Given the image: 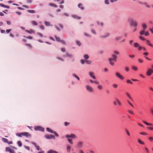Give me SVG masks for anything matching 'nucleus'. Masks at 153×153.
<instances>
[{"mask_svg": "<svg viewBox=\"0 0 153 153\" xmlns=\"http://www.w3.org/2000/svg\"><path fill=\"white\" fill-rule=\"evenodd\" d=\"M147 44L149 46L152 48L153 47V45L151 43L150 41L148 40H146Z\"/></svg>", "mask_w": 153, "mask_h": 153, "instance_id": "obj_14", "label": "nucleus"}, {"mask_svg": "<svg viewBox=\"0 0 153 153\" xmlns=\"http://www.w3.org/2000/svg\"><path fill=\"white\" fill-rule=\"evenodd\" d=\"M47 131L49 132H50L51 133H53L55 134V135L57 137L59 136L58 134L56 133V132L55 131H54L53 130H51V129L49 128H47L46 129Z\"/></svg>", "mask_w": 153, "mask_h": 153, "instance_id": "obj_2", "label": "nucleus"}, {"mask_svg": "<svg viewBox=\"0 0 153 153\" xmlns=\"http://www.w3.org/2000/svg\"><path fill=\"white\" fill-rule=\"evenodd\" d=\"M25 45L29 47H30V48H32V46L30 44H27V43H26L25 44Z\"/></svg>", "mask_w": 153, "mask_h": 153, "instance_id": "obj_55", "label": "nucleus"}, {"mask_svg": "<svg viewBox=\"0 0 153 153\" xmlns=\"http://www.w3.org/2000/svg\"><path fill=\"white\" fill-rule=\"evenodd\" d=\"M143 122L146 125H147V126H153V124H152V123H147L146 122V121H143Z\"/></svg>", "mask_w": 153, "mask_h": 153, "instance_id": "obj_17", "label": "nucleus"}, {"mask_svg": "<svg viewBox=\"0 0 153 153\" xmlns=\"http://www.w3.org/2000/svg\"><path fill=\"white\" fill-rule=\"evenodd\" d=\"M61 51L62 52H65V49L64 48H62L61 49Z\"/></svg>", "mask_w": 153, "mask_h": 153, "instance_id": "obj_64", "label": "nucleus"}, {"mask_svg": "<svg viewBox=\"0 0 153 153\" xmlns=\"http://www.w3.org/2000/svg\"><path fill=\"white\" fill-rule=\"evenodd\" d=\"M23 36L25 38H27L30 39H33V37L31 36H28L26 37L25 36Z\"/></svg>", "mask_w": 153, "mask_h": 153, "instance_id": "obj_44", "label": "nucleus"}, {"mask_svg": "<svg viewBox=\"0 0 153 153\" xmlns=\"http://www.w3.org/2000/svg\"><path fill=\"white\" fill-rule=\"evenodd\" d=\"M87 90L90 92H92L93 91L92 88L89 85H87L86 87Z\"/></svg>", "mask_w": 153, "mask_h": 153, "instance_id": "obj_12", "label": "nucleus"}, {"mask_svg": "<svg viewBox=\"0 0 153 153\" xmlns=\"http://www.w3.org/2000/svg\"><path fill=\"white\" fill-rule=\"evenodd\" d=\"M23 136H26L27 137H31V135L27 132H23Z\"/></svg>", "mask_w": 153, "mask_h": 153, "instance_id": "obj_11", "label": "nucleus"}, {"mask_svg": "<svg viewBox=\"0 0 153 153\" xmlns=\"http://www.w3.org/2000/svg\"><path fill=\"white\" fill-rule=\"evenodd\" d=\"M33 24L35 25H37L38 24L35 21H33L32 22Z\"/></svg>", "mask_w": 153, "mask_h": 153, "instance_id": "obj_46", "label": "nucleus"}, {"mask_svg": "<svg viewBox=\"0 0 153 153\" xmlns=\"http://www.w3.org/2000/svg\"><path fill=\"white\" fill-rule=\"evenodd\" d=\"M26 31L30 34L32 33H35V31L32 30H26Z\"/></svg>", "mask_w": 153, "mask_h": 153, "instance_id": "obj_21", "label": "nucleus"}, {"mask_svg": "<svg viewBox=\"0 0 153 153\" xmlns=\"http://www.w3.org/2000/svg\"><path fill=\"white\" fill-rule=\"evenodd\" d=\"M147 129L151 130H153V127H147Z\"/></svg>", "mask_w": 153, "mask_h": 153, "instance_id": "obj_48", "label": "nucleus"}, {"mask_svg": "<svg viewBox=\"0 0 153 153\" xmlns=\"http://www.w3.org/2000/svg\"><path fill=\"white\" fill-rule=\"evenodd\" d=\"M83 143L82 142H78L77 144V147L79 148H81L83 146Z\"/></svg>", "mask_w": 153, "mask_h": 153, "instance_id": "obj_8", "label": "nucleus"}, {"mask_svg": "<svg viewBox=\"0 0 153 153\" xmlns=\"http://www.w3.org/2000/svg\"><path fill=\"white\" fill-rule=\"evenodd\" d=\"M17 144H18V146L19 147H21L22 146V143L20 141H18L17 142Z\"/></svg>", "mask_w": 153, "mask_h": 153, "instance_id": "obj_36", "label": "nucleus"}, {"mask_svg": "<svg viewBox=\"0 0 153 153\" xmlns=\"http://www.w3.org/2000/svg\"><path fill=\"white\" fill-rule=\"evenodd\" d=\"M130 23L131 25H132L135 27H136L137 26V22H135L133 21L132 20H131L130 21Z\"/></svg>", "mask_w": 153, "mask_h": 153, "instance_id": "obj_13", "label": "nucleus"}, {"mask_svg": "<svg viewBox=\"0 0 153 153\" xmlns=\"http://www.w3.org/2000/svg\"><path fill=\"white\" fill-rule=\"evenodd\" d=\"M37 35L41 37H43V35L42 34L40 33H37Z\"/></svg>", "mask_w": 153, "mask_h": 153, "instance_id": "obj_61", "label": "nucleus"}, {"mask_svg": "<svg viewBox=\"0 0 153 153\" xmlns=\"http://www.w3.org/2000/svg\"><path fill=\"white\" fill-rule=\"evenodd\" d=\"M143 47H141V46H139V48H138V50H139V51H141V50L142 49H143Z\"/></svg>", "mask_w": 153, "mask_h": 153, "instance_id": "obj_62", "label": "nucleus"}, {"mask_svg": "<svg viewBox=\"0 0 153 153\" xmlns=\"http://www.w3.org/2000/svg\"><path fill=\"white\" fill-rule=\"evenodd\" d=\"M138 142L139 143L142 145H144L145 144L144 142L143 141H142L140 139H138Z\"/></svg>", "mask_w": 153, "mask_h": 153, "instance_id": "obj_24", "label": "nucleus"}, {"mask_svg": "<svg viewBox=\"0 0 153 153\" xmlns=\"http://www.w3.org/2000/svg\"><path fill=\"white\" fill-rule=\"evenodd\" d=\"M125 131L127 135L128 136H130V133L128 130L127 129H126Z\"/></svg>", "mask_w": 153, "mask_h": 153, "instance_id": "obj_26", "label": "nucleus"}, {"mask_svg": "<svg viewBox=\"0 0 153 153\" xmlns=\"http://www.w3.org/2000/svg\"><path fill=\"white\" fill-rule=\"evenodd\" d=\"M138 61L140 63H142L143 62V60L141 59H139Z\"/></svg>", "mask_w": 153, "mask_h": 153, "instance_id": "obj_52", "label": "nucleus"}, {"mask_svg": "<svg viewBox=\"0 0 153 153\" xmlns=\"http://www.w3.org/2000/svg\"><path fill=\"white\" fill-rule=\"evenodd\" d=\"M45 24L47 26H49L50 25V23L48 22H45Z\"/></svg>", "mask_w": 153, "mask_h": 153, "instance_id": "obj_43", "label": "nucleus"}, {"mask_svg": "<svg viewBox=\"0 0 153 153\" xmlns=\"http://www.w3.org/2000/svg\"><path fill=\"white\" fill-rule=\"evenodd\" d=\"M48 153H58L55 151L50 150H49V151H48Z\"/></svg>", "mask_w": 153, "mask_h": 153, "instance_id": "obj_22", "label": "nucleus"}, {"mask_svg": "<svg viewBox=\"0 0 153 153\" xmlns=\"http://www.w3.org/2000/svg\"><path fill=\"white\" fill-rule=\"evenodd\" d=\"M114 105H116L117 104L119 106H121V103L120 100L117 99H116L113 102Z\"/></svg>", "mask_w": 153, "mask_h": 153, "instance_id": "obj_4", "label": "nucleus"}, {"mask_svg": "<svg viewBox=\"0 0 153 153\" xmlns=\"http://www.w3.org/2000/svg\"><path fill=\"white\" fill-rule=\"evenodd\" d=\"M127 112L128 113L131 114L132 115H134V113L133 111L132 110H129L127 111Z\"/></svg>", "mask_w": 153, "mask_h": 153, "instance_id": "obj_23", "label": "nucleus"}, {"mask_svg": "<svg viewBox=\"0 0 153 153\" xmlns=\"http://www.w3.org/2000/svg\"><path fill=\"white\" fill-rule=\"evenodd\" d=\"M78 7L80 8L82 10H84V7L82 6V4L81 3H80L78 4Z\"/></svg>", "mask_w": 153, "mask_h": 153, "instance_id": "obj_16", "label": "nucleus"}, {"mask_svg": "<svg viewBox=\"0 0 153 153\" xmlns=\"http://www.w3.org/2000/svg\"><path fill=\"white\" fill-rule=\"evenodd\" d=\"M6 151L9 152L10 153H15V152L13 150L11 149L9 147H7L6 149Z\"/></svg>", "mask_w": 153, "mask_h": 153, "instance_id": "obj_7", "label": "nucleus"}, {"mask_svg": "<svg viewBox=\"0 0 153 153\" xmlns=\"http://www.w3.org/2000/svg\"><path fill=\"white\" fill-rule=\"evenodd\" d=\"M68 141L71 144H73V140L71 139H70V138H68Z\"/></svg>", "mask_w": 153, "mask_h": 153, "instance_id": "obj_29", "label": "nucleus"}, {"mask_svg": "<svg viewBox=\"0 0 153 153\" xmlns=\"http://www.w3.org/2000/svg\"><path fill=\"white\" fill-rule=\"evenodd\" d=\"M0 6L2 7H5V8H10V7L9 6L5 5L4 4H0Z\"/></svg>", "mask_w": 153, "mask_h": 153, "instance_id": "obj_20", "label": "nucleus"}, {"mask_svg": "<svg viewBox=\"0 0 153 153\" xmlns=\"http://www.w3.org/2000/svg\"><path fill=\"white\" fill-rule=\"evenodd\" d=\"M85 62V60H83L82 59L81 60V62L82 64H83L84 63V62Z\"/></svg>", "mask_w": 153, "mask_h": 153, "instance_id": "obj_58", "label": "nucleus"}, {"mask_svg": "<svg viewBox=\"0 0 153 153\" xmlns=\"http://www.w3.org/2000/svg\"><path fill=\"white\" fill-rule=\"evenodd\" d=\"M2 141L4 143H7L8 142V140L5 138H2Z\"/></svg>", "mask_w": 153, "mask_h": 153, "instance_id": "obj_33", "label": "nucleus"}, {"mask_svg": "<svg viewBox=\"0 0 153 153\" xmlns=\"http://www.w3.org/2000/svg\"><path fill=\"white\" fill-rule=\"evenodd\" d=\"M117 58V56L115 55H113L112 56V58L109 59L108 61L111 65H114V62L116 61Z\"/></svg>", "mask_w": 153, "mask_h": 153, "instance_id": "obj_1", "label": "nucleus"}, {"mask_svg": "<svg viewBox=\"0 0 153 153\" xmlns=\"http://www.w3.org/2000/svg\"><path fill=\"white\" fill-rule=\"evenodd\" d=\"M125 94H126V96L128 97V98L130 100H132V97H131L130 95L127 92H126L125 93Z\"/></svg>", "mask_w": 153, "mask_h": 153, "instance_id": "obj_19", "label": "nucleus"}, {"mask_svg": "<svg viewBox=\"0 0 153 153\" xmlns=\"http://www.w3.org/2000/svg\"><path fill=\"white\" fill-rule=\"evenodd\" d=\"M153 73V70L151 69H148L146 72V75L148 76H150Z\"/></svg>", "mask_w": 153, "mask_h": 153, "instance_id": "obj_3", "label": "nucleus"}, {"mask_svg": "<svg viewBox=\"0 0 153 153\" xmlns=\"http://www.w3.org/2000/svg\"><path fill=\"white\" fill-rule=\"evenodd\" d=\"M149 139L151 141H153V137H149Z\"/></svg>", "mask_w": 153, "mask_h": 153, "instance_id": "obj_54", "label": "nucleus"}, {"mask_svg": "<svg viewBox=\"0 0 153 153\" xmlns=\"http://www.w3.org/2000/svg\"><path fill=\"white\" fill-rule=\"evenodd\" d=\"M27 12L28 13H34L35 12V11L34 10H28Z\"/></svg>", "mask_w": 153, "mask_h": 153, "instance_id": "obj_31", "label": "nucleus"}, {"mask_svg": "<svg viewBox=\"0 0 153 153\" xmlns=\"http://www.w3.org/2000/svg\"><path fill=\"white\" fill-rule=\"evenodd\" d=\"M16 135L17 136L20 137H22V136H23V132L21 133H16Z\"/></svg>", "mask_w": 153, "mask_h": 153, "instance_id": "obj_18", "label": "nucleus"}, {"mask_svg": "<svg viewBox=\"0 0 153 153\" xmlns=\"http://www.w3.org/2000/svg\"><path fill=\"white\" fill-rule=\"evenodd\" d=\"M45 137L47 139L53 138L55 139V137L53 135H45Z\"/></svg>", "mask_w": 153, "mask_h": 153, "instance_id": "obj_6", "label": "nucleus"}, {"mask_svg": "<svg viewBox=\"0 0 153 153\" xmlns=\"http://www.w3.org/2000/svg\"><path fill=\"white\" fill-rule=\"evenodd\" d=\"M125 70L126 71H128L129 70V68L128 67H126L125 68Z\"/></svg>", "mask_w": 153, "mask_h": 153, "instance_id": "obj_53", "label": "nucleus"}, {"mask_svg": "<svg viewBox=\"0 0 153 153\" xmlns=\"http://www.w3.org/2000/svg\"><path fill=\"white\" fill-rule=\"evenodd\" d=\"M84 57L86 59H88L89 57L88 55L87 54H85L84 56Z\"/></svg>", "mask_w": 153, "mask_h": 153, "instance_id": "obj_41", "label": "nucleus"}, {"mask_svg": "<svg viewBox=\"0 0 153 153\" xmlns=\"http://www.w3.org/2000/svg\"><path fill=\"white\" fill-rule=\"evenodd\" d=\"M62 16H69L68 14L67 13H65L64 14H62Z\"/></svg>", "mask_w": 153, "mask_h": 153, "instance_id": "obj_59", "label": "nucleus"}, {"mask_svg": "<svg viewBox=\"0 0 153 153\" xmlns=\"http://www.w3.org/2000/svg\"><path fill=\"white\" fill-rule=\"evenodd\" d=\"M128 104L131 105L132 107L133 108L134 107L133 105V104L131 103L130 102H129V101H128Z\"/></svg>", "mask_w": 153, "mask_h": 153, "instance_id": "obj_49", "label": "nucleus"}, {"mask_svg": "<svg viewBox=\"0 0 153 153\" xmlns=\"http://www.w3.org/2000/svg\"><path fill=\"white\" fill-rule=\"evenodd\" d=\"M57 59L59 60H61L62 61H64V60L63 59L60 57H57Z\"/></svg>", "mask_w": 153, "mask_h": 153, "instance_id": "obj_51", "label": "nucleus"}, {"mask_svg": "<svg viewBox=\"0 0 153 153\" xmlns=\"http://www.w3.org/2000/svg\"><path fill=\"white\" fill-rule=\"evenodd\" d=\"M116 76L122 80H123L124 77L119 73H117L116 74Z\"/></svg>", "mask_w": 153, "mask_h": 153, "instance_id": "obj_9", "label": "nucleus"}, {"mask_svg": "<svg viewBox=\"0 0 153 153\" xmlns=\"http://www.w3.org/2000/svg\"><path fill=\"white\" fill-rule=\"evenodd\" d=\"M137 124L140 127H143V126L140 123H137Z\"/></svg>", "mask_w": 153, "mask_h": 153, "instance_id": "obj_63", "label": "nucleus"}, {"mask_svg": "<svg viewBox=\"0 0 153 153\" xmlns=\"http://www.w3.org/2000/svg\"><path fill=\"white\" fill-rule=\"evenodd\" d=\"M134 46L136 48H139V45L138 43H135L134 44Z\"/></svg>", "mask_w": 153, "mask_h": 153, "instance_id": "obj_34", "label": "nucleus"}, {"mask_svg": "<svg viewBox=\"0 0 153 153\" xmlns=\"http://www.w3.org/2000/svg\"><path fill=\"white\" fill-rule=\"evenodd\" d=\"M132 69L135 71H137L138 70V68L135 66H133L132 67Z\"/></svg>", "mask_w": 153, "mask_h": 153, "instance_id": "obj_37", "label": "nucleus"}, {"mask_svg": "<svg viewBox=\"0 0 153 153\" xmlns=\"http://www.w3.org/2000/svg\"><path fill=\"white\" fill-rule=\"evenodd\" d=\"M66 56H67L69 57L70 58H71L72 57V55L68 53H67L66 54Z\"/></svg>", "mask_w": 153, "mask_h": 153, "instance_id": "obj_30", "label": "nucleus"}, {"mask_svg": "<svg viewBox=\"0 0 153 153\" xmlns=\"http://www.w3.org/2000/svg\"><path fill=\"white\" fill-rule=\"evenodd\" d=\"M71 148V146L69 145H67V150L68 152H70Z\"/></svg>", "mask_w": 153, "mask_h": 153, "instance_id": "obj_15", "label": "nucleus"}, {"mask_svg": "<svg viewBox=\"0 0 153 153\" xmlns=\"http://www.w3.org/2000/svg\"><path fill=\"white\" fill-rule=\"evenodd\" d=\"M35 129L36 131H43L44 130L43 128L40 126H37L35 127Z\"/></svg>", "mask_w": 153, "mask_h": 153, "instance_id": "obj_10", "label": "nucleus"}, {"mask_svg": "<svg viewBox=\"0 0 153 153\" xmlns=\"http://www.w3.org/2000/svg\"><path fill=\"white\" fill-rule=\"evenodd\" d=\"M89 74L90 76L93 78V79H95V77L93 75V73L92 72H90L89 73Z\"/></svg>", "mask_w": 153, "mask_h": 153, "instance_id": "obj_32", "label": "nucleus"}, {"mask_svg": "<svg viewBox=\"0 0 153 153\" xmlns=\"http://www.w3.org/2000/svg\"><path fill=\"white\" fill-rule=\"evenodd\" d=\"M112 86L114 88H117L118 87V85L117 84H114L112 85Z\"/></svg>", "mask_w": 153, "mask_h": 153, "instance_id": "obj_35", "label": "nucleus"}, {"mask_svg": "<svg viewBox=\"0 0 153 153\" xmlns=\"http://www.w3.org/2000/svg\"><path fill=\"white\" fill-rule=\"evenodd\" d=\"M65 137L67 138H72L74 139H76V137L75 135L74 134H71L70 135H67Z\"/></svg>", "mask_w": 153, "mask_h": 153, "instance_id": "obj_5", "label": "nucleus"}, {"mask_svg": "<svg viewBox=\"0 0 153 153\" xmlns=\"http://www.w3.org/2000/svg\"><path fill=\"white\" fill-rule=\"evenodd\" d=\"M55 37L57 42H60V41L61 40L60 39L59 37H57L56 36H55Z\"/></svg>", "mask_w": 153, "mask_h": 153, "instance_id": "obj_39", "label": "nucleus"}, {"mask_svg": "<svg viewBox=\"0 0 153 153\" xmlns=\"http://www.w3.org/2000/svg\"><path fill=\"white\" fill-rule=\"evenodd\" d=\"M85 62H86V63L87 64H90L91 63V62L90 61L87 60L86 59L85 60Z\"/></svg>", "mask_w": 153, "mask_h": 153, "instance_id": "obj_42", "label": "nucleus"}, {"mask_svg": "<svg viewBox=\"0 0 153 153\" xmlns=\"http://www.w3.org/2000/svg\"><path fill=\"white\" fill-rule=\"evenodd\" d=\"M49 5L53 7H57V6L56 4L52 3H50Z\"/></svg>", "mask_w": 153, "mask_h": 153, "instance_id": "obj_27", "label": "nucleus"}, {"mask_svg": "<svg viewBox=\"0 0 153 153\" xmlns=\"http://www.w3.org/2000/svg\"><path fill=\"white\" fill-rule=\"evenodd\" d=\"M140 39L144 41L145 40V39L141 36L140 37Z\"/></svg>", "mask_w": 153, "mask_h": 153, "instance_id": "obj_60", "label": "nucleus"}, {"mask_svg": "<svg viewBox=\"0 0 153 153\" xmlns=\"http://www.w3.org/2000/svg\"><path fill=\"white\" fill-rule=\"evenodd\" d=\"M140 134L143 135H148V134L146 132H142L140 133Z\"/></svg>", "mask_w": 153, "mask_h": 153, "instance_id": "obj_25", "label": "nucleus"}, {"mask_svg": "<svg viewBox=\"0 0 153 153\" xmlns=\"http://www.w3.org/2000/svg\"><path fill=\"white\" fill-rule=\"evenodd\" d=\"M145 30L143 29V30L142 31H141L140 32V34L141 35H143L144 34H145Z\"/></svg>", "mask_w": 153, "mask_h": 153, "instance_id": "obj_40", "label": "nucleus"}, {"mask_svg": "<svg viewBox=\"0 0 153 153\" xmlns=\"http://www.w3.org/2000/svg\"><path fill=\"white\" fill-rule=\"evenodd\" d=\"M76 43L79 46H80L81 45V43L79 41H77Z\"/></svg>", "mask_w": 153, "mask_h": 153, "instance_id": "obj_57", "label": "nucleus"}, {"mask_svg": "<svg viewBox=\"0 0 153 153\" xmlns=\"http://www.w3.org/2000/svg\"><path fill=\"white\" fill-rule=\"evenodd\" d=\"M145 149L147 153H149V149L147 148L146 147L145 148Z\"/></svg>", "mask_w": 153, "mask_h": 153, "instance_id": "obj_56", "label": "nucleus"}, {"mask_svg": "<svg viewBox=\"0 0 153 153\" xmlns=\"http://www.w3.org/2000/svg\"><path fill=\"white\" fill-rule=\"evenodd\" d=\"M143 29L145 30V29L147 27L146 25L145 24H143Z\"/></svg>", "mask_w": 153, "mask_h": 153, "instance_id": "obj_45", "label": "nucleus"}, {"mask_svg": "<svg viewBox=\"0 0 153 153\" xmlns=\"http://www.w3.org/2000/svg\"><path fill=\"white\" fill-rule=\"evenodd\" d=\"M127 82L128 83H129L131 84H132V82H131V81L129 80H128L127 81Z\"/></svg>", "mask_w": 153, "mask_h": 153, "instance_id": "obj_50", "label": "nucleus"}, {"mask_svg": "<svg viewBox=\"0 0 153 153\" xmlns=\"http://www.w3.org/2000/svg\"><path fill=\"white\" fill-rule=\"evenodd\" d=\"M73 76L76 78L78 80H79V78L77 76L76 74H73Z\"/></svg>", "mask_w": 153, "mask_h": 153, "instance_id": "obj_38", "label": "nucleus"}, {"mask_svg": "<svg viewBox=\"0 0 153 153\" xmlns=\"http://www.w3.org/2000/svg\"><path fill=\"white\" fill-rule=\"evenodd\" d=\"M97 88L98 89H99V90H102V85H98L97 86Z\"/></svg>", "mask_w": 153, "mask_h": 153, "instance_id": "obj_47", "label": "nucleus"}, {"mask_svg": "<svg viewBox=\"0 0 153 153\" xmlns=\"http://www.w3.org/2000/svg\"><path fill=\"white\" fill-rule=\"evenodd\" d=\"M72 16L74 18H76L78 19H80L81 18L80 17L76 15H72Z\"/></svg>", "mask_w": 153, "mask_h": 153, "instance_id": "obj_28", "label": "nucleus"}]
</instances>
